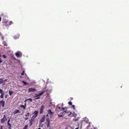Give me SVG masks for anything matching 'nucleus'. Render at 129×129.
Listing matches in <instances>:
<instances>
[{
    "instance_id": "nucleus-1",
    "label": "nucleus",
    "mask_w": 129,
    "mask_h": 129,
    "mask_svg": "<svg viewBox=\"0 0 129 129\" xmlns=\"http://www.w3.org/2000/svg\"><path fill=\"white\" fill-rule=\"evenodd\" d=\"M38 111L37 110H35L33 113V115L32 117L35 118L38 116Z\"/></svg>"
},
{
    "instance_id": "nucleus-2",
    "label": "nucleus",
    "mask_w": 129,
    "mask_h": 129,
    "mask_svg": "<svg viewBox=\"0 0 129 129\" xmlns=\"http://www.w3.org/2000/svg\"><path fill=\"white\" fill-rule=\"evenodd\" d=\"M47 90L46 91H42V92L41 93H40L38 94H35V95L33 97H37L40 96L41 95H42V94L44 93L46 91H47Z\"/></svg>"
},
{
    "instance_id": "nucleus-3",
    "label": "nucleus",
    "mask_w": 129,
    "mask_h": 129,
    "mask_svg": "<svg viewBox=\"0 0 129 129\" xmlns=\"http://www.w3.org/2000/svg\"><path fill=\"white\" fill-rule=\"evenodd\" d=\"M7 118L6 115H4L3 116V118L1 119V122L2 123H4L5 121H7Z\"/></svg>"
},
{
    "instance_id": "nucleus-4",
    "label": "nucleus",
    "mask_w": 129,
    "mask_h": 129,
    "mask_svg": "<svg viewBox=\"0 0 129 129\" xmlns=\"http://www.w3.org/2000/svg\"><path fill=\"white\" fill-rule=\"evenodd\" d=\"M64 112H65V114H66V115H68L69 117H71L73 116V115L71 112L67 111H64Z\"/></svg>"
},
{
    "instance_id": "nucleus-5",
    "label": "nucleus",
    "mask_w": 129,
    "mask_h": 129,
    "mask_svg": "<svg viewBox=\"0 0 129 129\" xmlns=\"http://www.w3.org/2000/svg\"><path fill=\"white\" fill-rule=\"evenodd\" d=\"M45 115H42L41 116V118L40 119L39 121L40 123H41L42 122H44L45 121Z\"/></svg>"
},
{
    "instance_id": "nucleus-6",
    "label": "nucleus",
    "mask_w": 129,
    "mask_h": 129,
    "mask_svg": "<svg viewBox=\"0 0 129 129\" xmlns=\"http://www.w3.org/2000/svg\"><path fill=\"white\" fill-rule=\"evenodd\" d=\"M45 107L44 105H42L40 107V114H42L43 112V110L44 108Z\"/></svg>"
},
{
    "instance_id": "nucleus-7",
    "label": "nucleus",
    "mask_w": 129,
    "mask_h": 129,
    "mask_svg": "<svg viewBox=\"0 0 129 129\" xmlns=\"http://www.w3.org/2000/svg\"><path fill=\"white\" fill-rule=\"evenodd\" d=\"M35 120V118L31 117V118L29 120V122H30L29 126H31L33 124V122Z\"/></svg>"
},
{
    "instance_id": "nucleus-8",
    "label": "nucleus",
    "mask_w": 129,
    "mask_h": 129,
    "mask_svg": "<svg viewBox=\"0 0 129 129\" xmlns=\"http://www.w3.org/2000/svg\"><path fill=\"white\" fill-rule=\"evenodd\" d=\"M15 54L17 57H21L22 56V54L19 51H18L17 52L15 53Z\"/></svg>"
},
{
    "instance_id": "nucleus-9",
    "label": "nucleus",
    "mask_w": 129,
    "mask_h": 129,
    "mask_svg": "<svg viewBox=\"0 0 129 129\" xmlns=\"http://www.w3.org/2000/svg\"><path fill=\"white\" fill-rule=\"evenodd\" d=\"M36 91V89L34 88H29L28 89L29 92H34Z\"/></svg>"
},
{
    "instance_id": "nucleus-10",
    "label": "nucleus",
    "mask_w": 129,
    "mask_h": 129,
    "mask_svg": "<svg viewBox=\"0 0 129 129\" xmlns=\"http://www.w3.org/2000/svg\"><path fill=\"white\" fill-rule=\"evenodd\" d=\"M5 102L4 101L1 100L0 101V108L1 107V105L3 107H4L5 106Z\"/></svg>"
},
{
    "instance_id": "nucleus-11",
    "label": "nucleus",
    "mask_w": 129,
    "mask_h": 129,
    "mask_svg": "<svg viewBox=\"0 0 129 129\" xmlns=\"http://www.w3.org/2000/svg\"><path fill=\"white\" fill-rule=\"evenodd\" d=\"M18 113H20V111L19 110L16 109H15L14 110V112H13V113L14 115H15Z\"/></svg>"
},
{
    "instance_id": "nucleus-12",
    "label": "nucleus",
    "mask_w": 129,
    "mask_h": 129,
    "mask_svg": "<svg viewBox=\"0 0 129 129\" xmlns=\"http://www.w3.org/2000/svg\"><path fill=\"white\" fill-rule=\"evenodd\" d=\"M8 125L7 126L8 127V128L9 129H11V124L10 123H7Z\"/></svg>"
},
{
    "instance_id": "nucleus-13",
    "label": "nucleus",
    "mask_w": 129,
    "mask_h": 129,
    "mask_svg": "<svg viewBox=\"0 0 129 129\" xmlns=\"http://www.w3.org/2000/svg\"><path fill=\"white\" fill-rule=\"evenodd\" d=\"M47 111L48 112V114H50L51 115H52L54 113L53 112H52L51 110L50 109L48 110Z\"/></svg>"
},
{
    "instance_id": "nucleus-14",
    "label": "nucleus",
    "mask_w": 129,
    "mask_h": 129,
    "mask_svg": "<svg viewBox=\"0 0 129 129\" xmlns=\"http://www.w3.org/2000/svg\"><path fill=\"white\" fill-rule=\"evenodd\" d=\"M3 83L4 85L5 83L4 82V80L2 78H0V84Z\"/></svg>"
},
{
    "instance_id": "nucleus-15",
    "label": "nucleus",
    "mask_w": 129,
    "mask_h": 129,
    "mask_svg": "<svg viewBox=\"0 0 129 129\" xmlns=\"http://www.w3.org/2000/svg\"><path fill=\"white\" fill-rule=\"evenodd\" d=\"M46 121L48 122L47 126L48 127V125H49L50 123V120L49 118H47L46 119Z\"/></svg>"
},
{
    "instance_id": "nucleus-16",
    "label": "nucleus",
    "mask_w": 129,
    "mask_h": 129,
    "mask_svg": "<svg viewBox=\"0 0 129 129\" xmlns=\"http://www.w3.org/2000/svg\"><path fill=\"white\" fill-rule=\"evenodd\" d=\"M25 105L26 103H25L24 105H21L20 106V107L21 108H23L24 110L25 109L26 107Z\"/></svg>"
},
{
    "instance_id": "nucleus-17",
    "label": "nucleus",
    "mask_w": 129,
    "mask_h": 129,
    "mask_svg": "<svg viewBox=\"0 0 129 129\" xmlns=\"http://www.w3.org/2000/svg\"><path fill=\"white\" fill-rule=\"evenodd\" d=\"M58 108H59V110H61L62 109V110L64 111H64H65V108H63V107H62V108H60V107H58Z\"/></svg>"
},
{
    "instance_id": "nucleus-18",
    "label": "nucleus",
    "mask_w": 129,
    "mask_h": 129,
    "mask_svg": "<svg viewBox=\"0 0 129 129\" xmlns=\"http://www.w3.org/2000/svg\"><path fill=\"white\" fill-rule=\"evenodd\" d=\"M0 93H1V94H4V92L1 89H0Z\"/></svg>"
},
{
    "instance_id": "nucleus-19",
    "label": "nucleus",
    "mask_w": 129,
    "mask_h": 129,
    "mask_svg": "<svg viewBox=\"0 0 129 129\" xmlns=\"http://www.w3.org/2000/svg\"><path fill=\"white\" fill-rule=\"evenodd\" d=\"M13 93V92L12 91H11L10 90L9 91V93L10 95H11Z\"/></svg>"
},
{
    "instance_id": "nucleus-20",
    "label": "nucleus",
    "mask_w": 129,
    "mask_h": 129,
    "mask_svg": "<svg viewBox=\"0 0 129 129\" xmlns=\"http://www.w3.org/2000/svg\"><path fill=\"white\" fill-rule=\"evenodd\" d=\"M29 112L27 113L25 115V116L26 117H28L29 116Z\"/></svg>"
},
{
    "instance_id": "nucleus-21",
    "label": "nucleus",
    "mask_w": 129,
    "mask_h": 129,
    "mask_svg": "<svg viewBox=\"0 0 129 129\" xmlns=\"http://www.w3.org/2000/svg\"><path fill=\"white\" fill-rule=\"evenodd\" d=\"M29 100V101L31 102H32V100L31 99V98H29V99H26V100H25V102L27 100Z\"/></svg>"
},
{
    "instance_id": "nucleus-22",
    "label": "nucleus",
    "mask_w": 129,
    "mask_h": 129,
    "mask_svg": "<svg viewBox=\"0 0 129 129\" xmlns=\"http://www.w3.org/2000/svg\"><path fill=\"white\" fill-rule=\"evenodd\" d=\"M28 127V125H26L24 128L23 129H27Z\"/></svg>"
},
{
    "instance_id": "nucleus-23",
    "label": "nucleus",
    "mask_w": 129,
    "mask_h": 129,
    "mask_svg": "<svg viewBox=\"0 0 129 129\" xmlns=\"http://www.w3.org/2000/svg\"><path fill=\"white\" fill-rule=\"evenodd\" d=\"M5 94V93H4V94H2L1 96H0V97L2 99L4 97V95Z\"/></svg>"
},
{
    "instance_id": "nucleus-24",
    "label": "nucleus",
    "mask_w": 129,
    "mask_h": 129,
    "mask_svg": "<svg viewBox=\"0 0 129 129\" xmlns=\"http://www.w3.org/2000/svg\"><path fill=\"white\" fill-rule=\"evenodd\" d=\"M71 108H72L74 110H75V106L73 105H72L71 106Z\"/></svg>"
},
{
    "instance_id": "nucleus-25",
    "label": "nucleus",
    "mask_w": 129,
    "mask_h": 129,
    "mask_svg": "<svg viewBox=\"0 0 129 129\" xmlns=\"http://www.w3.org/2000/svg\"><path fill=\"white\" fill-rule=\"evenodd\" d=\"M22 82L25 85H26L27 84V83L26 82L24 81H22Z\"/></svg>"
},
{
    "instance_id": "nucleus-26",
    "label": "nucleus",
    "mask_w": 129,
    "mask_h": 129,
    "mask_svg": "<svg viewBox=\"0 0 129 129\" xmlns=\"http://www.w3.org/2000/svg\"><path fill=\"white\" fill-rule=\"evenodd\" d=\"M13 23V22L12 21H10L9 22V25H11Z\"/></svg>"
},
{
    "instance_id": "nucleus-27",
    "label": "nucleus",
    "mask_w": 129,
    "mask_h": 129,
    "mask_svg": "<svg viewBox=\"0 0 129 129\" xmlns=\"http://www.w3.org/2000/svg\"><path fill=\"white\" fill-rule=\"evenodd\" d=\"M25 73V71H23L22 73H21V74L22 75H23L24 74V73Z\"/></svg>"
},
{
    "instance_id": "nucleus-28",
    "label": "nucleus",
    "mask_w": 129,
    "mask_h": 129,
    "mask_svg": "<svg viewBox=\"0 0 129 129\" xmlns=\"http://www.w3.org/2000/svg\"><path fill=\"white\" fill-rule=\"evenodd\" d=\"M68 104L70 105H72V103L71 102H68Z\"/></svg>"
},
{
    "instance_id": "nucleus-29",
    "label": "nucleus",
    "mask_w": 129,
    "mask_h": 129,
    "mask_svg": "<svg viewBox=\"0 0 129 129\" xmlns=\"http://www.w3.org/2000/svg\"><path fill=\"white\" fill-rule=\"evenodd\" d=\"M2 56L4 58H6L7 57L6 56L5 54L3 55Z\"/></svg>"
},
{
    "instance_id": "nucleus-30",
    "label": "nucleus",
    "mask_w": 129,
    "mask_h": 129,
    "mask_svg": "<svg viewBox=\"0 0 129 129\" xmlns=\"http://www.w3.org/2000/svg\"><path fill=\"white\" fill-rule=\"evenodd\" d=\"M40 98V96H39L38 97H37L36 98H35L34 99H39Z\"/></svg>"
},
{
    "instance_id": "nucleus-31",
    "label": "nucleus",
    "mask_w": 129,
    "mask_h": 129,
    "mask_svg": "<svg viewBox=\"0 0 129 129\" xmlns=\"http://www.w3.org/2000/svg\"><path fill=\"white\" fill-rule=\"evenodd\" d=\"M3 62V59L2 58H0V63Z\"/></svg>"
},
{
    "instance_id": "nucleus-32",
    "label": "nucleus",
    "mask_w": 129,
    "mask_h": 129,
    "mask_svg": "<svg viewBox=\"0 0 129 129\" xmlns=\"http://www.w3.org/2000/svg\"><path fill=\"white\" fill-rule=\"evenodd\" d=\"M63 115H64L63 114H61V115H58V116L59 117H62L63 116Z\"/></svg>"
},
{
    "instance_id": "nucleus-33",
    "label": "nucleus",
    "mask_w": 129,
    "mask_h": 129,
    "mask_svg": "<svg viewBox=\"0 0 129 129\" xmlns=\"http://www.w3.org/2000/svg\"><path fill=\"white\" fill-rule=\"evenodd\" d=\"M28 119V117H26V118H24V120H27Z\"/></svg>"
},
{
    "instance_id": "nucleus-34",
    "label": "nucleus",
    "mask_w": 129,
    "mask_h": 129,
    "mask_svg": "<svg viewBox=\"0 0 129 129\" xmlns=\"http://www.w3.org/2000/svg\"><path fill=\"white\" fill-rule=\"evenodd\" d=\"M10 119H9L8 120V122L7 123H10Z\"/></svg>"
},
{
    "instance_id": "nucleus-35",
    "label": "nucleus",
    "mask_w": 129,
    "mask_h": 129,
    "mask_svg": "<svg viewBox=\"0 0 129 129\" xmlns=\"http://www.w3.org/2000/svg\"><path fill=\"white\" fill-rule=\"evenodd\" d=\"M2 39L3 40H4V37H3V36H2Z\"/></svg>"
},
{
    "instance_id": "nucleus-36",
    "label": "nucleus",
    "mask_w": 129,
    "mask_h": 129,
    "mask_svg": "<svg viewBox=\"0 0 129 129\" xmlns=\"http://www.w3.org/2000/svg\"><path fill=\"white\" fill-rule=\"evenodd\" d=\"M8 80L7 79H5V80H4V81H7Z\"/></svg>"
},
{
    "instance_id": "nucleus-37",
    "label": "nucleus",
    "mask_w": 129,
    "mask_h": 129,
    "mask_svg": "<svg viewBox=\"0 0 129 129\" xmlns=\"http://www.w3.org/2000/svg\"><path fill=\"white\" fill-rule=\"evenodd\" d=\"M7 96H8V95H6L5 96V98H6L7 97Z\"/></svg>"
},
{
    "instance_id": "nucleus-38",
    "label": "nucleus",
    "mask_w": 129,
    "mask_h": 129,
    "mask_svg": "<svg viewBox=\"0 0 129 129\" xmlns=\"http://www.w3.org/2000/svg\"><path fill=\"white\" fill-rule=\"evenodd\" d=\"M4 45L5 46H7V44H4Z\"/></svg>"
},
{
    "instance_id": "nucleus-39",
    "label": "nucleus",
    "mask_w": 129,
    "mask_h": 129,
    "mask_svg": "<svg viewBox=\"0 0 129 129\" xmlns=\"http://www.w3.org/2000/svg\"><path fill=\"white\" fill-rule=\"evenodd\" d=\"M78 128H79V127L78 126L75 129H78Z\"/></svg>"
},
{
    "instance_id": "nucleus-40",
    "label": "nucleus",
    "mask_w": 129,
    "mask_h": 129,
    "mask_svg": "<svg viewBox=\"0 0 129 129\" xmlns=\"http://www.w3.org/2000/svg\"><path fill=\"white\" fill-rule=\"evenodd\" d=\"M73 99V98H71V100H72Z\"/></svg>"
},
{
    "instance_id": "nucleus-41",
    "label": "nucleus",
    "mask_w": 129,
    "mask_h": 129,
    "mask_svg": "<svg viewBox=\"0 0 129 129\" xmlns=\"http://www.w3.org/2000/svg\"><path fill=\"white\" fill-rule=\"evenodd\" d=\"M1 128H3V126H1Z\"/></svg>"
},
{
    "instance_id": "nucleus-42",
    "label": "nucleus",
    "mask_w": 129,
    "mask_h": 129,
    "mask_svg": "<svg viewBox=\"0 0 129 129\" xmlns=\"http://www.w3.org/2000/svg\"><path fill=\"white\" fill-rule=\"evenodd\" d=\"M48 114H47V115H46V116H47V117L48 116Z\"/></svg>"
},
{
    "instance_id": "nucleus-43",
    "label": "nucleus",
    "mask_w": 129,
    "mask_h": 129,
    "mask_svg": "<svg viewBox=\"0 0 129 129\" xmlns=\"http://www.w3.org/2000/svg\"><path fill=\"white\" fill-rule=\"evenodd\" d=\"M38 129H41V128H40H40H38Z\"/></svg>"
},
{
    "instance_id": "nucleus-44",
    "label": "nucleus",
    "mask_w": 129,
    "mask_h": 129,
    "mask_svg": "<svg viewBox=\"0 0 129 129\" xmlns=\"http://www.w3.org/2000/svg\"><path fill=\"white\" fill-rule=\"evenodd\" d=\"M1 129H3V128H1Z\"/></svg>"
},
{
    "instance_id": "nucleus-45",
    "label": "nucleus",
    "mask_w": 129,
    "mask_h": 129,
    "mask_svg": "<svg viewBox=\"0 0 129 129\" xmlns=\"http://www.w3.org/2000/svg\"><path fill=\"white\" fill-rule=\"evenodd\" d=\"M0 56L1 57V55L0 54Z\"/></svg>"
},
{
    "instance_id": "nucleus-46",
    "label": "nucleus",
    "mask_w": 129,
    "mask_h": 129,
    "mask_svg": "<svg viewBox=\"0 0 129 129\" xmlns=\"http://www.w3.org/2000/svg\"><path fill=\"white\" fill-rule=\"evenodd\" d=\"M14 59H15V57H14Z\"/></svg>"
},
{
    "instance_id": "nucleus-47",
    "label": "nucleus",
    "mask_w": 129,
    "mask_h": 129,
    "mask_svg": "<svg viewBox=\"0 0 129 129\" xmlns=\"http://www.w3.org/2000/svg\"><path fill=\"white\" fill-rule=\"evenodd\" d=\"M75 121H77V120H75Z\"/></svg>"
}]
</instances>
